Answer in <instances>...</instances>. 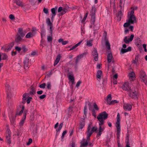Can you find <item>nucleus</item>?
<instances>
[{"mask_svg": "<svg viewBox=\"0 0 147 147\" xmlns=\"http://www.w3.org/2000/svg\"><path fill=\"white\" fill-rule=\"evenodd\" d=\"M117 120L116 122V127L117 128V143L118 144V147H121L120 143L119 138L120 134V114L118 113L117 116Z\"/></svg>", "mask_w": 147, "mask_h": 147, "instance_id": "f257e3e1", "label": "nucleus"}, {"mask_svg": "<svg viewBox=\"0 0 147 147\" xmlns=\"http://www.w3.org/2000/svg\"><path fill=\"white\" fill-rule=\"evenodd\" d=\"M108 115V114L105 111L99 114V115L97 116V119L100 122L99 123V126H102V125L103 124L104 120L107 118Z\"/></svg>", "mask_w": 147, "mask_h": 147, "instance_id": "f03ea898", "label": "nucleus"}, {"mask_svg": "<svg viewBox=\"0 0 147 147\" xmlns=\"http://www.w3.org/2000/svg\"><path fill=\"white\" fill-rule=\"evenodd\" d=\"M108 115V114L105 111L99 114V115L97 116V119L100 122L99 123V126H102V125L103 124L104 120L107 118Z\"/></svg>", "mask_w": 147, "mask_h": 147, "instance_id": "7ed1b4c3", "label": "nucleus"}, {"mask_svg": "<svg viewBox=\"0 0 147 147\" xmlns=\"http://www.w3.org/2000/svg\"><path fill=\"white\" fill-rule=\"evenodd\" d=\"M137 88L135 87H133L129 92V96L132 98L134 99H137Z\"/></svg>", "mask_w": 147, "mask_h": 147, "instance_id": "20e7f679", "label": "nucleus"}, {"mask_svg": "<svg viewBox=\"0 0 147 147\" xmlns=\"http://www.w3.org/2000/svg\"><path fill=\"white\" fill-rule=\"evenodd\" d=\"M11 133L10 130L7 129L6 132V142L9 145L11 144Z\"/></svg>", "mask_w": 147, "mask_h": 147, "instance_id": "39448f33", "label": "nucleus"}, {"mask_svg": "<svg viewBox=\"0 0 147 147\" xmlns=\"http://www.w3.org/2000/svg\"><path fill=\"white\" fill-rule=\"evenodd\" d=\"M14 45V42H11L9 44L6 45L3 47H2L1 49L4 50L5 52H8L10 50Z\"/></svg>", "mask_w": 147, "mask_h": 147, "instance_id": "423d86ee", "label": "nucleus"}, {"mask_svg": "<svg viewBox=\"0 0 147 147\" xmlns=\"http://www.w3.org/2000/svg\"><path fill=\"white\" fill-rule=\"evenodd\" d=\"M96 10V9L94 6H93L92 7V11H91V19L90 22L91 24H94V23L95 22V14Z\"/></svg>", "mask_w": 147, "mask_h": 147, "instance_id": "0eeeda50", "label": "nucleus"}, {"mask_svg": "<svg viewBox=\"0 0 147 147\" xmlns=\"http://www.w3.org/2000/svg\"><path fill=\"white\" fill-rule=\"evenodd\" d=\"M140 77L142 79V81L144 82L145 84L147 83L146 76L145 72L142 70L140 71Z\"/></svg>", "mask_w": 147, "mask_h": 147, "instance_id": "6e6552de", "label": "nucleus"}, {"mask_svg": "<svg viewBox=\"0 0 147 147\" xmlns=\"http://www.w3.org/2000/svg\"><path fill=\"white\" fill-rule=\"evenodd\" d=\"M122 89L124 90L129 92L131 89L128 82H125L122 86Z\"/></svg>", "mask_w": 147, "mask_h": 147, "instance_id": "1a4fd4ad", "label": "nucleus"}, {"mask_svg": "<svg viewBox=\"0 0 147 147\" xmlns=\"http://www.w3.org/2000/svg\"><path fill=\"white\" fill-rule=\"evenodd\" d=\"M97 129V127L95 126L91 128L90 125H89L88 126L87 130L86 131H88V130L89 133L90 134L91 133L92 135L93 132H96Z\"/></svg>", "mask_w": 147, "mask_h": 147, "instance_id": "9d476101", "label": "nucleus"}, {"mask_svg": "<svg viewBox=\"0 0 147 147\" xmlns=\"http://www.w3.org/2000/svg\"><path fill=\"white\" fill-rule=\"evenodd\" d=\"M104 34H105L104 40L105 41V46L109 50L111 49L110 45L108 40L107 39V32L106 31H104Z\"/></svg>", "mask_w": 147, "mask_h": 147, "instance_id": "9b49d317", "label": "nucleus"}, {"mask_svg": "<svg viewBox=\"0 0 147 147\" xmlns=\"http://www.w3.org/2000/svg\"><path fill=\"white\" fill-rule=\"evenodd\" d=\"M69 8V7L68 6H66L65 7L63 8L61 7H60L59 8L57 11L59 13H60L61 11H62L65 14L68 11V10Z\"/></svg>", "mask_w": 147, "mask_h": 147, "instance_id": "f8f14e48", "label": "nucleus"}, {"mask_svg": "<svg viewBox=\"0 0 147 147\" xmlns=\"http://www.w3.org/2000/svg\"><path fill=\"white\" fill-rule=\"evenodd\" d=\"M92 55L94 56V59L96 61H97L98 59V55L96 49L94 48L92 52Z\"/></svg>", "mask_w": 147, "mask_h": 147, "instance_id": "ddd939ff", "label": "nucleus"}, {"mask_svg": "<svg viewBox=\"0 0 147 147\" xmlns=\"http://www.w3.org/2000/svg\"><path fill=\"white\" fill-rule=\"evenodd\" d=\"M134 36L133 34H131L130 36V38H128V39L127 36H125L124 39V42L126 44H129L130 41H131L132 40Z\"/></svg>", "mask_w": 147, "mask_h": 147, "instance_id": "4468645a", "label": "nucleus"}, {"mask_svg": "<svg viewBox=\"0 0 147 147\" xmlns=\"http://www.w3.org/2000/svg\"><path fill=\"white\" fill-rule=\"evenodd\" d=\"M128 17L129 18L128 21L131 24H133L135 21L136 20V17L135 16H129V15L128 16Z\"/></svg>", "mask_w": 147, "mask_h": 147, "instance_id": "2eb2a0df", "label": "nucleus"}, {"mask_svg": "<svg viewBox=\"0 0 147 147\" xmlns=\"http://www.w3.org/2000/svg\"><path fill=\"white\" fill-rule=\"evenodd\" d=\"M85 120L84 119H81L80 121L79 128L82 129L85 125Z\"/></svg>", "mask_w": 147, "mask_h": 147, "instance_id": "dca6fc26", "label": "nucleus"}, {"mask_svg": "<svg viewBox=\"0 0 147 147\" xmlns=\"http://www.w3.org/2000/svg\"><path fill=\"white\" fill-rule=\"evenodd\" d=\"M124 109L129 111L131 110L132 109V106L129 103H125L123 105Z\"/></svg>", "mask_w": 147, "mask_h": 147, "instance_id": "f3484780", "label": "nucleus"}, {"mask_svg": "<svg viewBox=\"0 0 147 147\" xmlns=\"http://www.w3.org/2000/svg\"><path fill=\"white\" fill-rule=\"evenodd\" d=\"M26 32L23 31V29L22 28H19L18 30V33L17 34L20 36L23 37L25 35Z\"/></svg>", "mask_w": 147, "mask_h": 147, "instance_id": "a211bd4d", "label": "nucleus"}, {"mask_svg": "<svg viewBox=\"0 0 147 147\" xmlns=\"http://www.w3.org/2000/svg\"><path fill=\"white\" fill-rule=\"evenodd\" d=\"M73 73L72 72H69L68 73L67 75L68 76L69 79L71 81L72 84H73L74 82V78L73 75H72Z\"/></svg>", "mask_w": 147, "mask_h": 147, "instance_id": "6ab92c4d", "label": "nucleus"}, {"mask_svg": "<svg viewBox=\"0 0 147 147\" xmlns=\"http://www.w3.org/2000/svg\"><path fill=\"white\" fill-rule=\"evenodd\" d=\"M29 63V59L27 57L25 58L24 61V67L25 68L28 67Z\"/></svg>", "mask_w": 147, "mask_h": 147, "instance_id": "aec40b11", "label": "nucleus"}, {"mask_svg": "<svg viewBox=\"0 0 147 147\" xmlns=\"http://www.w3.org/2000/svg\"><path fill=\"white\" fill-rule=\"evenodd\" d=\"M34 31L35 30H32V32H29L27 33L26 36V38H30L31 37H32L34 36V34L36 33L35 32L34 33Z\"/></svg>", "mask_w": 147, "mask_h": 147, "instance_id": "412c9836", "label": "nucleus"}, {"mask_svg": "<svg viewBox=\"0 0 147 147\" xmlns=\"http://www.w3.org/2000/svg\"><path fill=\"white\" fill-rule=\"evenodd\" d=\"M131 50V48L130 47H128L127 49H122L121 51V52L123 54L125 53L130 51Z\"/></svg>", "mask_w": 147, "mask_h": 147, "instance_id": "4be33fe9", "label": "nucleus"}, {"mask_svg": "<svg viewBox=\"0 0 147 147\" xmlns=\"http://www.w3.org/2000/svg\"><path fill=\"white\" fill-rule=\"evenodd\" d=\"M29 93L30 95H32L35 94L36 91L35 88L32 86H31L30 88V91Z\"/></svg>", "mask_w": 147, "mask_h": 147, "instance_id": "5701e85b", "label": "nucleus"}, {"mask_svg": "<svg viewBox=\"0 0 147 147\" xmlns=\"http://www.w3.org/2000/svg\"><path fill=\"white\" fill-rule=\"evenodd\" d=\"M14 3H16L18 6L22 7L23 5L22 2L20 0H13Z\"/></svg>", "mask_w": 147, "mask_h": 147, "instance_id": "b1692460", "label": "nucleus"}, {"mask_svg": "<svg viewBox=\"0 0 147 147\" xmlns=\"http://www.w3.org/2000/svg\"><path fill=\"white\" fill-rule=\"evenodd\" d=\"M113 56L112 54L111 53H108L107 56V60L108 63H110L112 59Z\"/></svg>", "mask_w": 147, "mask_h": 147, "instance_id": "393cba45", "label": "nucleus"}, {"mask_svg": "<svg viewBox=\"0 0 147 147\" xmlns=\"http://www.w3.org/2000/svg\"><path fill=\"white\" fill-rule=\"evenodd\" d=\"M28 94L26 93H24L23 95V98L22 99V103L23 104H24L26 103L27 100V96Z\"/></svg>", "mask_w": 147, "mask_h": 147, "instance_id": "a878e982", "label": "nucleus"}, {"mask_svg": "<svg viewBox=\"0 0 147 147\" xmlns=\"http://www.w3.org/2000/svg\"><path fill=\"white\" fill-rule=\"evenodd\" d=\"M102 74V70H98L97 71L96 76L97 78L100 80L101 79Z\"/></svg>", "mask_w": 147, "mask_h": 147, "instance_id": "bb28decb", "label": "nucleus"}, {"mask_svg": "<svg viewBox=\"0 0 147 147\" xmlns=\"http://www.w3.org/2000/svg\"><path fill=\"white\" fill-rule=\"evenodd\" d=\"M122 12L121 11H119L117 15V20L119 21L121 20L122 18Z\"/></svg>", "mask_w": 147, "mask_h": 147, "instance_id": "cd10ccee", "label": "nucleus"}, {"mask_svg": "<svg viewBox=\"0 0 147 147\" xmlns=\"http://www.w3.org/2000/svg\"><path fill=\"white\" fill-rule=\"evenodd\" d=\"M57 6H56L55 7L51 9V11L52 15L55 16L56 14L57 11Z\"/></svg>", "mask_w": 147, "mask_h": 147, "instance_id": "c85d7f7f", "label": "nucleus"}, {"mask_svg": "<svg viewBox=\"0 0 147 147\" xmlns=\"http://www.w3.org/2000/svg\"><path fill=\"white\" fill-rule=\"evenodd\" d=\"M22 37L17 34V37L15 39V41L17 43L20 42L22 40Z\"/></svg>", "mask_w": 147, "mask_h": 147, "instance_id": "c756f323", "label": "nucleus"}, {"mask_svg": "<svg viewBox=\"0 0 147 147\" xmlns=\"http://www.w3.org/2000/svg\"><path fill=\"white\" fill-rule=\"evenodd\" d=\"M135 75V73L134 72H131L129 74V78L130 80H133L134 78V75Z\"/></svg>", "mask_w": 147, "mask_h": 147, "instance_id": "7c9ffc66", "label": "nucleus"}, {"mask_svg": "<svg viewBox=\"0 0 147 147\" xmlns=\"http://www.w3.org/2000/svg\"><path fill=\"white\" fill-rule=\"evenodd\" d=\"M47 39L48 42H50L51 43H52L53 40L52 35L51 34V36L49 35L47 36Z\"/></svg>", "mask_w": 147, "mask_h": 147, "instance_id": "2f4dec72", "label": "nucleus"}, {"mask_svg": "<svg viewBox=\"0 0 147 147\" xmlns=\"http://www.w3.org/2000/svg\"><path fill=\"white\" fill-rule=\"evenodd\" d=\"M88 130V131H86V135H87V140H86V142L89 141L90 140V137L91 136V133L90 134H89V133Z\"/></svg>", "mask_w": 147, "mask_h": 147, "instance_id": "473e14b6", "label": "nucleus"}, {"mask_svg": "<svg viewBox=\"0 0 147 147\" xmlns=\"http://www.w3.org/2000/svg\"><path fill=\"white\" fill-rule=\"evenodd\" d=\"M111 94L108 95L107 96V100L109 104L111 102Z\"/></svg>", "mask_w": 147, "mask_h": 147, "instance_id": "72a5a7b5", "label": "nucleus"}, {"mask_svg": "<svg viewBox=\"0 0 147 147\" xmlns=\"http://www.w3.org/2000/svg\"><path fill=\"white\" fill-rule=\"evenodd\" d=\"M46 23L49 26H53L52 23L51 22L50 19L49 18H47L46 20Z\"/></svg>", "mask_w": 147, "mask_h": 147, "instance_id": "f704fd0d", "label": "nucleus"}, {"mask_svg": "<svg viewBox=\"0 0 147 147\" xmlns=\"http://www.w3.org/2000/svg\"><path fill=\"white\" fill-rule=\"evenodd\" d=\"M92 40H89L87 41V45L89 47L92 46Z\"/></svg>", "mask_w": 147, "mask_h": 147, "instance_id": "c9c22d12", "label": "nucleus"}, {"mask_svg": "<svg viewBox=\"0 0 147 147\" xmlns=\"http://www.w3.org/2000/svg\"><path fill=\"white\" fill-rule=\"evenodd\" d=\"M63 125V123H61L60 124L59 126V128L57 129L56 130V131L57 133L59 131H60V130H61L62 128V127Z\"/></svg>", "mask_w": 147, "mask_h": 147, "instance_id": "e433bc0d", "label": "nucleus"}, {"mask_svg": "<svg viewBox=\"0 0 147 147\" xmlns=\"http://www.w3.org/2000/svg\"><path fill=\"white\" fill-rule=\"evenodd\" d=\"M86 53L84 52V53H82L81 54L78 55L77 57H78L79 59H81L84 56L86 55Z\"/></svg>", "mask_w": 147, "mask_h": 147, "instance_id": "4c0bfd02", "label": "nucleus"}, {"mask_svg": "<svg viewBox=\"0 0 147 147\" xmlns=\"http://www.w3.org/2000/svg\"><path fill=\"white\" fill-rule=\"evenodd\" d=\"M47 88L48 90H50L51 88V82H48L47 83Z\"/></svg>", "mask_w": 147, "mask_h": 147, "instance_id": "58836bf2", "label": "nucleus"}, {"mask_svg": "<svg viewBox=\"0 0 147 147\" xmlns=\"http://www.w3.org/2000/svg\"><path fill=\"white\" fill-rule=\"evenodd\" d=\"M88 144V143L87 142H85L81 144L80 147H85Z\"/></svg>", "mask_w": 147, "mask_h": 147, "instance_id": "ea45409f", "label": "nucleus"}, {"mask_svg": "<svg viewBox=\"0 0 147 147\" xmlns=\"http://www.w3.org/2000/svg\"><path fill=\"white\" fill-rule=\"evenodd\" d=\"M93 106L95 110L98 111L99 109V108L98 107V106L96 103H94Z\"/></svg>", "mask_w": 147, "mask_h": 147, "instance_id": "a19ab883", "label": "nucleus"}, {"mask_svg": "<svg viewBox=\"0 0 147 147\" xmlns=\"http://www.w3.org/2000/svg\"><path fill=\"white\" fill-rule=\"evenodd\" d=\"M138 56H136L135 57V60H133L132 61V63L134 64H136L137 62L138 61Z\"/></svg>", "mask_w": 147, "mask_h": 147, "instance_id": "79ce46f5", "label": "nucleus"}, {"mask_svg": "<svg viewBox=\"0 0 147 147\" xmlns=\"http://www.w3.org/2000/svg\"><path fill=\"white\" fill-rule=\"evenodd\" d=\"M131 24L128 21L127 22H126L124 23V24L123 25V26L125 27H128Z\"/></svg>", "mask_w": 147, "mask_h": 147, "instance_id": "37998d69", "label": "nucleus"}, {"mask_svg": "<svg viewBox=\"0 0 147 147\" xmlns=\"http://www.w3.org/2000/svg\"><path fill=\"white\" fill-rule=\"evenodd\" d=\"M46 85L45 83L41 84L39 85V87L40 88H45V87Z\"/></svg>", "mask_w": 147, "mask_h": 147, "instance_id": "c03bdc74", "label": "nucleus"}, {"mask_svg": "<svg viewBox=\"0 0 147 147\" xmlns=\"http://www.w3.org/2000/svg\"><path fill=\"white\" fill-rule=\"evenodd\" d=\"M118 101L116 100H112L109 103V105H111V104H113L115 103H118Z\"/></svg>", "mask_w": 147, "mask_h": 147, "instance_id": "a18cd8bd", "label": "nucleus"}, {"mask_svg": "<svg viewBox=\"0 0 147 147\" xmlns=\"http://www.w3.org/2000/svg\"><path fill=\"white\" fill-rule=\"evenodd\" d=\"M3 55V56L2 57V59L3 60H5L7 58V56L6 54H2Z\"/></svg>", "mask_w": 147, "mask_h": 147, "instance_id": "49530a36", "label": "nucleus"}, {"mask_svg": "<svg viewBox=\"0 0 147 147\" xmlns=\"http://www.w3.org/2000/svg\"><path fill=\"white\" fill-rule=\"evenodd\" d=\"M32 99V98L31 97H28L27 100H26L27 103L29 104Z\"/></svg>", "mask_w": 147, "mask_h": 147, "instance_id": "de8ad7c7", "label": "nucleus"}, {"mask_svg": "<svg viewBox=\"0 0 147 147\" xmlns=\"http://www.w3.org/2000/svg\"><path fill=\"white\" fill-rule=\"evenodd\" d=\"M22 49L23 50V51L24 52H26L28 51L26 47L25 46H23L22 47Z\"/></svg>", "mask_w": 147, "mask_h": 147, "instance_id": "09e8293b", "label": "nucleus"}, {"mask_svg": "<svg viewBox=\"0 0 147 147\" xmlns=\"http://www.w3.org/2000/svg\"><path fill=\"white\" fill-rule=\"evenodd\" d=\"M87 107L86 105L84 107V114L85 115V116H86L87 113Z\"/></svg>", "mask_w": 147, "mask_h": 147, "instance_id": "8fccbe9b", "label": "nucleus"}, {"mask_svg": "<svg viewBox=\"0 0 147 147\" xmlns=\"http://www.w3.org/2000/svg\"><path fill=\"white\" fill-rule=\"evenodd\" d=\"M61 58V56L60 55V54H59L57 55L56 60L59 61Z\"/></svg>", "mask_w": 147, "mask_h": 147, "instance_id": "3c124183", "label": "nucleus"}, {"mask_svg": "<svg viewBox=\"0 0 147 147\" xmlns=\"http://www.w3.org/2000/svg\"><path fill=\"white\" fill-rule=\"evenodd\" d=\"M92 115L94 116L95 117H96V113L94 109H93L92 111Z\"/></svg>", "mask_w": 147, "mask_h": 147, "instance_id": "603ef678", "label": "nucleus"}, {"mask_svg": "<svg viewBox=\"0 0 147 147\" xmlns=\"http://www.w3.org/2000/svg\"><path fill=\"white\" fill-rule=\"evenodd\" d=\"M9 18L10 19L12 20H14L15 19V18L13 14H10L9 16Z\"/></svg>", "mask_w": 147, "mask_h": 147, "instance_id": "864d4df0", "label": "nucleus"}, {"mask_svg": "<svg viewBox=\"0 0 147 147\" xmlns=\"http://www.w3.org/2000/svg\"><path fill=\"white\" fill-rule=\"evenodd\" d=\"M24 119H22L20 122L19 123L20 125L21 126H22L24 122Z\"/></svg>", "mask_w": 147, "mask_h": 147, "instance_id": "5fc2aeb1", "label": "nucleus"}, {"mask_svg": "<svg viewBox=\"0 0 147 147\" xmlns=\"http://www.w3.org/2000/svg\"><path fill=\"white\" fill-rule=\"evenodd\" d=\"M102 131H98V133L97 136H96V137H100L101 135V134H102Z\"/></svg>", "mask_w": 147, "mask_h": 147, "instance_id": "6e6d98bb", "label": "nucleus"}, {"mask_svg": "<svg viewBox=\"0 0 147 147\" xmlns=\"http://www.w3.org/2000/svg\"><path fill=\"white\" fill-rule=\"evenodd\" d=\"M32 139L31 138H30L28 142L27 143V145H30L31 143H32Z\"/></svg>", "mask_w": 147, "mask_h": 147, "instance_id": "4d7b16f0", "label": "nucleus"}, {"mask_svg": "<svg viewBox=\"0 0 147 147\" xmlns=\"http://www.w3.org/2000/svg\"><path fill=\"white\" fill-rule=\"evenodd\" d=\"M43 11L46 14H47L49 12L48 9L45 8H44Z\"/></svg>", "mask_w": 147, "mask_h": 147, "instance_id": "13d9d810", "label": "nucleus"}, {"mask_svg": "<svg viewBox=\"0 0 147 147\" xmlns=\"http://www.w3.org/2000/svg\"><path fill=\"white\" fill-rule=\"evenodd\" d=\"M67 133V131L65 130L64 131L62 134V136H61V138H64L65 135Z\"/></svg>", "mask_w": 147, "mask_h": 147, "instance_id": "bf43d9fd", "label": "nucleus"}, {"mask_svg": "<svg viewBox=\"0 0 147 147\" xmlns=\"http://www.w3.org/2000/svg\"><path fill=\"white\" fill-rule=\"evenodd\" d=\"M82 82L81 81H78L77 83L76 84V86L77 87H78L79 86L80 84H81Z\"/></svg>", "mask_w": 147, "mask_h": 147, "instance_id": "052dcab7", "label": "nucleus"}, {"mask_svg": "<svg viewBox=\"0 0 147 147\" xmlns=\"http://www.w3.org/2000/svg\"><path fill=\"white\" fill-rule=\"evenodd\" d=\"M15 49L16 50L18 51L19 52L22 49V48L18 47H15Z\"/></svg>", "mask_w": 147, "mask_h": 147, "instance_id": "680f3d73", "label": "nucleus"}, {"mask_svg": "<svg viewBox=\"0 0 147 147\" xmlns=\"http://www.w3.org/2000/svg\"><path fill=\"white\" fill-rule=\"evenodd\" d=\"M46 97V95H42L40 96L39 97V98L40 99H44Z\"/></svg>", "mask_w": 147, "mask_h": 147, "instance_id": "e2e57ef3", "label": "nucleus"}, {"mask_svg": "<svg viewBox=\"0 0 147 147\" xmlns=\"http://www.w3.org/2000/svg\"><path fill=\"white\" fill-rule=\"evenodd\" d=\"M134 10H132L130 12L129 16H131V15L132 16H134Z\"/></svg>", "mask_w": 147, "mask_h": 147, "instance_id": "0e129e2a", "label": "nucleus"}, {"mask_svg": "<svg viewBox=\"0 0 147 147\" xmlns=\"http://www.w3.org/2000/svg\"><path fill=\"white\" fill-rule=\"evenodd\" d=\"M68 42L67 41H63L62 42V44L63 45H65L68 43Z\"/></svg>", "mask_w": 147, "mask_h": 147, "instance_id": "69168bd1", "label": "nucleus"}, {"mask_svg": "<svg viewBox=\"0 0 147 147\" xmlns=\"http://www.w3.org/2000/svg\"><path fill=\"white\" fill-rule=\"evenodd\" d=\"M98 131L102 132L104 131V129L102 128V126H99Z\"/></svg>", "mask_w": 147, "mask_h": 147, "instance_id": "338daca9", "label": "nucleus"}, {"mask_svg": "<svg viewBox=\"0 0 147 147\" xmlns=\"http://www.w3.org/2000/svg\"><path fill=\"white\" fill-rule=\"evenodd\" d=\"M5 87H6V90H9L10 89L9 85L8 84H6L5 85Z\"/></svg>", "mask_w": 147, "mask_h": 147, "instance_id": "774afa93", "label": "nucleus"}]
</instances>
